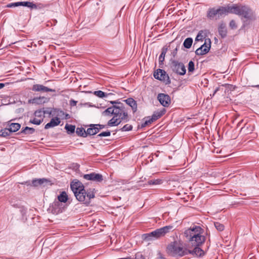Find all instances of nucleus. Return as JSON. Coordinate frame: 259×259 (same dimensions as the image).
<instances>
[{"instance_id":"34","label":"nucleus","mask_w":259,"mask_h":259,"mask_svg":"<svg viewBox=\"0 0 259 259\" xmlns=\"http://www.w3.org/2000/svg\"><path fill=\"white\" fill-rule=\"evenodd\" d=\"M114 113V108L113 106L108 108L103 112V114L105 115H113Z\"/></svg>"},{"instance_id":"8","label":"nucleus","mask_w":259,"mask_h":259,"mask_svg":"<svg viewBox=\"0 0 259 259\" xmlns=\"http://www.w3.org/2000/svg\"><path fill=\"white\" fill-rule=\"evenodd\" d=\"M154 77L157 79L165 82L166 84H169L171 82L168 75L165 70L161 69H157L154 73Z\"/></svg>"},{"instance_id":"51","label":"nucleus","mask_w":259,"mask_h":259,"mask_svg":"<svg viewBox=\"0 0 259 259\" xmlns=\"http://www.w3.org/2000/svg\"><path fill=\"white\" fill-rule=\"evenodd\" d=\"M65 119H68L70 118V115L68 113H65Z\"/></svg>"},{"instance_id":"7","label":"nucleus","mask_w":259,"mask_h":259,"mask_svg":"<svg viewBox=\"0 0 259 259\" xmlns=\"http://www.w3.org/2000/svg\"><path fill=\"white\" fill-rule=\"evenodd\" d=\"M171 68L174 72L180 75H184L186 72L185 65L182 62L173 60L171 61Z\"/></svg>"},{"instance_id":"53","label":"nucleus","mask_w":259,"mask_h":259,"mask_svg":"<svg viewBox=\"0 0 259 259\" xmlns=\"http://www.w3.org/2000/svg\"><path fill=\"white\" fill-rule=\"evenodd\" d=\"M26 185L30 186L31 185L30 181H26Z\"/></svg>"},{"instance_id":"17","label":"nucleus","mask_w":259,"mask_h":259,"mask_svg":"<svg viewBox=\"0 0 259 259\" xmlns=\"http://www.w3.org/2000/svg\"><path fill=\"white\" fill-rule=\"evenodd\" d=\"M168 48L166 46H164L161 49V53L159 57V67L162 68L164 61L165 56L167 52Z\"/></svg>"},{"instance_id":"37","label":"nucleus","mask_w":259,"mask_h":259,"mask_svg":"<svg viewBox=\"0 0 259 259\" xmlns=\"http://www.w3.org/2000/svg\"><path fill=\"white\" fill-rule=\"evenodd\" d=\"M214 225L215 228L219 231H222L225 229L224 225L219 222H214Z\"/></svg>"},{"instance_id":"42","label":"nucleus","mask_w":259,"mask_h":259,"mask_svg":"<svg viewBox=\"0 0 259 259\" xmlns=\"http://www.w3.org/2000/svg\"><path fill=\"white\" fill-rule=\"evenodd\" d=\"M111 135V133L109 131H106V132H103L102 133H101L100 134H99V135H98V137H108V136H110Z\"/></svg>"},{"instance_id":"4","label":"nucleus","mask_w":259,"mask_h":259,"mask_svg":"<svg viewBox=\"0 0 259 259\" xmlns=\"http://www.w3.org/2000/svg\"><path fill=\"white\" fill-rule=\"evenodd\" d=\"M166 252L170 256L181 257L189 254L188 245L175 241L167 245Z\"/></svg>"},{"instance_id":"26","label":"nucleus","mask_w":259,"mask_h":259,"mask_svg":"<svg viewBox=\"0 0 259 259\" xmlns=\"http://www.w3.org/2000/svg\"><path fill=\"white\" fill-rule=\"evenodd\" d=\"M21 127V124L18 123H10L9 125V128L11 133L18 131Z\"/></svg>"},{"instance_id":"27","label":"nucleus","mask_w":259,"mask_h":259,"mask_svg":"<svg viewBox=\"0 0 259 259\" xmlns=\"http://www.w3.org/2000/svg\"><path fill=\"white\" fill-rule=\"evenodd\" d=\"M58 201L61 202H66L68 200V196L65 191L61 192V193L58 196Z\"/></svg>"},{"instance_id":"38","label":"nucleus","mask_w":259,"mask_h":259,"mask_svg":"<svg viewBox=\"0 0 259 259\" xmlns=\"http://www.w3.org/2000/svg\"><path fill=\"white\" fill-rule=\"evenodd\" d=\"M202 33H203L202 31H200L198 32V33L197 34V35L196 37L195 41H199V40H201V41L203 40L204 37L202 35Z\"/></svg>"},{"instance_id":"50","label":"nucleus","mask_w":259,"mask_h":259,"mask_svg":"<svg viewBox=\"0 0 259 259\" xmlns=\"http://www.w3.org/2000/svg\"><path fill=\"white\" fill-rule=\"evenodd\" d=\"M165 109H163L162 110L158 112V113L161 114V116L165 114Z\"/></svg>"},{"instance_id":"40","label":"nucleus","mask_w":259,"mask_h":259,"mask_svg":"<svg viewBox=\"0 0 259 259\" xmlns=\"http://www.w3.org/2000/svg\"><path fill=\"white\" fill-rule=\"evenodd\" d=\"M133 129V126L131 124H125L121 128L122 131H130Z\"/></svg>"},{"instance_id":"57","label":"nucleus","mask_w":259,"mask_h":259,"mask_svg":"<svg viewBox=\"0 0 259 259\" xmlns=\"http://www.w3.org/2000/svg\"><path fill=\"white\" fill-rule=\"evenodd\" d=\"M124 259H131L130 258H124Z\"/></svg>"},{"instance_id":"32","label":"nucleus","mask_w":259,"mask_h":259,"mask_svg":"<svg viewBox=\"0 0 259 259\" xmlns=\"http://www.w3.org/2000/svg\"><path fill=\"white\" fill-rule=\"evenodd\" d=\"M47 7L46 5H44L41 3H36L34 4L33 3V6L32 8V10H40L42 9Z\"/></svg>"},{"instance_id":"19","label":"nucleus","mask_w":259,"mask_h":259,"mask_svg":"<svg viewBox=\"0 0 259 259\" xmlns=\"http://www.w3.org/2000/svg\"><path fill=\"white\" fill-rule=\"evenodd\" d=\"M60 123V120L59 118L56 117L55 119L52 118L51 121L46 124L45 126V129H49L51 127H55L59 125Z\"/></svg>"},{"instance_id":"41","label":"nucleus","mask_w":259,"mask_h":259,"mask_svg":"<svg viewBox=\"0 0 259 259\" xmlns=\"http://www.w3.org/2000/svg\"><path fill=\"white\" fill-rule=\"evenodd\" d=\"M229 27L232 29H236L237 28V25L235 20H231V21L229 23Z\"/></svg>"},{"instance_id":"36","label":"nucleus","mask_w":259,"mask_h":259,"mask_svg":"<svg viewBox=\"0 0 259 259\" xmlns=\"http://www.w3.org/2000/svg\"><path fill=\"white\" fill-rule=\"evenodd\" d=\"M94 95L100 98H103L107 97L108 94L103 92L102 91H97L94 92Z\"/></svg>"},{"instance_id":"6","label":"nucleus","mask_w":259,"mask_h":259,"mask_svg":"<svg viewBox=\"0 0 259 259\" xmlns=\"http://www.w3.org/2000/svg\"><path fill=\"white\" fill-rule=\"evenodd\" d=\"M114 112L113 115L115 117L118 118L121 121L127 122L129 120L128 114L125 111L123 104H119V105H113Z\"/></svg>"},{"instance_id":"56","label":"nucleus","mask_w":259,"mask_h":259,"mask_svg":"<svg viewBox=\"0 0 259 259\" xmlns=\"http://www.w3.org/2000/svg\"><path fill=\"white\" fill-rule=\"evenodd\" d=\"M218 91V90H216L214 92V93H215L217 92V91Z\"/></svg>"},{"instance_id":"35","label":"nucleus","mask_w":259,"mask_h":259,"mask_svg":"<svg viewBox=\"0 0 259 259\" xmlns=\"http://www.w3.org/2000/svg\"><path fill=\"white\" fill-rule=\"evenodd\" d=\"M33 2H20V6H25L32 9Z\"/></svg>"},{"instance_id":"54","label":"nucleus","mask_w":259,"mask_h":259,"mask_svg":"<svg viewBox=\"0 0 259 259\" xmlns=\"http://www.w3.org/2000/svg\"><path fill=\"white\" fill-rule=\"evenodd\" d=\"M20 184H21V185H25L26 184V182L24 181L23 182L20 183Z\"/></svg>"},{"instance_id":"18","label":"nucleus","mask_w":259,"mask_h":259,"mask_svg":"<svg viewBox=\"0 0 259 259\" xmlns=\"http://www.w3.org/2000/svg\"><path fill=\"white\" fill-rule=\"evenodd\" d=\"M89 126L90 127L86 131L87 136L88 135L93 136L99 133L98 127H96L95 124H91Z\"/></svg>"},{"instance_id":"49","label":"nucleus","mask_w":259,"mask_h":259,"mask_svg":"<svg viewBox=\"0 0 259 259\" xmlns=\"http://www.w3.org/2000/svg\"><path fill=\"white\" fill-rule=\"evenodd\" d=\"M157 259H165V258L162 255L161 253H158V256Z\"/></svg>"},{"instance_id":"12","label":"nucleus","mask_w":259,"mask_h":259,"mask_svg":"<svg viewBox=\"0 0 259 259\" xmlns=\"http://www.w3.org/2000/svg\"><path fill=\"white\" fill-rule=\"evenodd\" d=\"M157 99L160 103L165 107H167L171 103L170 98L167 94L160 93L158 95Z\"/></svg>"},{"instance_id":"25","label":"nucleus","mask_w":259,"mask_h":259,"mask_svg":"<svg viewBox=\"0 0 259 259\" xmlns=\"http://www.w3.org/2000/svg\"><path fill=\"white\" fill-rule=\"evenodd\" d=\"M121 122L118 118L115 117L114 115L113 117L109 120L107 123V126H117Z\"/></svg>"},{"instance_id":"11","label":"nucleus","mask_w":259,"mask_h":259,"mask_svg":"<svg viewBox=\"0 0 259 259\" xmlns=\"http://www.w3.org/2000/svg\"><path fill=\"white\" fill-rule=\"evenodd\" d=\"M83 178L87 180H90L96 182H101L103 180V176L100 174L92 172L89 174H85Z\"/></svg>"},{"instance_id":"48","label":"nucleus","mask_w":259,"mask_h":259,"mask_svg":"<svg viewBox=\"0 0 259 259\" xmlns=\"http://www.w3.org/2000/svg\"><path fill=\"white\" fill-rule=\"evenodd\" d=\"M110 103L115 105L114 104H118V105H119V104H121L120 102H118V101H111Z\"/></svg>"},{"instance_id":"5","label":"nucleus","mask_w":259,"mask_h":259,"mask_svg":"<svg viewBox=\"0 0 259 259\" xmlns=\"http://www.w3.org/2000/svg\"><path fill=\"white\" fill-rule=\"evenodd\" d=\"M173 228L174 226L172 225L166 226L157 229L149 233L144 234L142 235V238L146 241H151L159 239L172 231Z\"/></svg>"},{"instance_id":"9","label":"nucleus","mask_w":259,"mask_h":259,"mask_svg":"<svg viewBox=\"0 0 259 259\" xmlns=\"http://www.w3.org/2000/svg\"><path fill=\"white\" fill-rule=\"evenodd\" d=\"M210 39L209 38L206 39L205 42L196 50V55L200 56L207 54L210 50Z\"/></svg>"},{"instance_id":"28","label":"nucleus","mask_w":259,"mask_h":259,"mask_svg":"<svg viewBox=\"0 0 259 259\" xmlns=\"http://www.w3.org/2000/svg\"><path fill=\"white\" fill-rule=\"evenodd\" d=\"M76 133L78 136L83 138L87 137V131L82 127H77L76 129Z\"/></svg>"},{"instance_id":"14","label":"nucleus","mask_w":259,"mask_h":259,"mask_svg":"<svg viewBox=\"0 0 259 259\" xmlns=\"http://www.w3.org/2000/svg\"><path fill=\"white\" fill-rule=\"evenodd\" d=\"M201 246H190L188 248L189 254L196 256H202L204 254V251L200 248Z\"/></svg>"},{"instance_id":"39","label":"nucleus","mask_w":259,"mask_h":259,"mask_svg":"<svg viewBox=\"0 0 259 259\" xmlns=\"http://www.w3.org/2000/svg\"><path fill=\"white\" fill-rule=\"evenodd\" d=\"M194 63L192 61H190L188 64V71L189 72H192L194 70Z\"/></svg>"},{"instance_id":"23","label":"nucleus","mask_w":259,"mask_h":259,"mask_svg":"<svg viewBox=\"0 0 259 259\" xmlns=\"http://www.w3.org/2000/svg\"><path fill=\"white\" fill-rule=\"evenodd\" d=\"M35 132V129L32 127H29L26 126L24 128H22L21 132L18 133V134H24V135H31Z\"/></svg>"},{"instance_id":"52","label":"nucleus","mask_w":259,"mask_h":259,"mask_svg":"<svg viewBox=\"0 0 259 259\" xmlns=\"http://www.w3.org/2000/svg\"><path fill=\"white\" fill-rule=\"evenodd\" d=\"M5 87V84L3 83H0V89L3 88Z\"/></svg>"},{"instance_id":"46","label":"nucleus","mask_w":259,"mask_h":259,"mask_svg":"<svg viewBox=\"0 0 259 259\" xmlns=\"http://www.w3.org/2000/svg\"><path fill=\"white\" fill-rule=\"evenodd\" d=\"M95 125H96V127H98L99 132L100 131V130L103 129V128H105L106 126V125L100 124H96Z\"/></svg>"},{"instance_id":"22","label":"nucleus","mask_w":259,"mask_h":259,"mask_svg":"<svg viewBox=\"0 0 259 259\" xmlns=\"http://www.w3.org/2000/svg\"><path fill=\"white\" fill-rule=\"evenodd\" d=\"M218 31L219 34L222 38H225L227 36V30L224 23H221L220 24L218 28Z\"/></svg>"},{"instance_id":"1","label":"nucleus","mask_w":259,"mask_h":259,"mask_svg":"<svg viewBox=\"0 0 259 259\" xmlns=\"http://www.w3.org/2000/svg\"><path fill=\"white\" fill-rule=\"evenodd\" d=\"M228 14H234L241 17L243 27H246L255 19L253 11L249 7L242 4L228 5L225 7H219L217 9L209 8L206 16L210 20H217Z\"/></svg>"},{"instance_id":"2","label":"nucleus","mask_w":259,"mask_h":259,"mask_svg":"<svg viewBox=\"0 0 259 259\" xmlns=\"http://www.w3.org/2000/svg\"><path fill=\"white\" fill-rule=\"evenodd\" d=\"M70 188L76 199L87 206L90 205L91 200L95 197V189L85 190L82 183L77 180H74L71 183Z\"/></svg>"},{"instance_id":"16","label":"nucleus","mask_w":259,"mask_h":259,"mask_svg":"<svg viewBox=\"0 0 259 259\" xmlns=\"http://www.w3.org/2000/svg\"><path fill=\"white\" fill-rule=\"evenodd\" d=\"M60 205L61 203L59 201L53 202L51 207L52 212L54 214L61 213L63 211V208Z\"/></svg>"},{"instance_id":"47","label":"nucleus","mask_w":259,"mask_h":259,"mask_svg":"<svg viewBox=\"0 0 259 259\" xmlns=\"http://www.w3.org/2000/svg\"><path fill=\"white\" fill-rule=\"evenodd\" d=\"M77 102V101L72 99L70 101V105L71 106H76Z\"/></svg>"},{"instance_id":"15","label":"nucleus","mask_w":259,"mask_h":259,"mask_svg":"<svg viewBox=\"0 0 259 259\" xmlns=\"http://www.w3.org/2000/svg\"><path fill=\"white\" fill-rule=\"evenodd\" d=\"M32 90L34 92H38L42 93L55 92V89H52L45 87L42 84H35L32 86Z\"/></svg>"},{"instance_id":"44","label":"nucleus","mask_w":259,"mask_h":259,"mask_svg":"<svg viewBox=\"0 0 259 259\" xmlns=\"http://www.w3.org/2000/svg\"><path fill=\"white\" fill-rule=\"evenodd\" d=\"M56 112L58 116H62L65 115V112L60 109L57 110Z\"/></svg>"},{"instance_id":"31","label":"nucleus","mask_w":259,"mask_h":259,"mask_svg":"<svg viewBox=\"0 0 259 259\" xmlns=\"http://www.w3.org/2000/svg\"><path fill=\"white\" fill-rule=\"evenodd\" d=\"M162 182H163L162 180L160 179H157L149 180L147 182V183L148 185H160V184H162Z\"/></svg>"},{"instance_id":"20","label":"nucleus","mask_w":259,"mask_h":259,"mask_svg":"<svg viewBox=\"0 0 259 259\" xmlns=\"http://www.w3.org/2000/svg\"><path fill=\"white\" fill-rule=\"evenodd\" d=\"M50 181L45 178L42 179H35L32 181V186L33 187H37L40 185H43L45 183L49 182Z\"/></svg>"},{"instance_id":"29","label":"nucleus","mask_w":259,"mask_h":259,"mask_svg":"<svg viewBox=\"0 0 259 259\" xmlns=\"http://www.w3.org/2000/svg\"><path fill=\"white\" fill-rule=\"evenodd\" d=\"M65 128L68 134H71L75 132V126L66 123L65 126Z\"/></svg>"},{"instance_id":"45","label":"nucleus","mask_w":259,"mask_h":259,"mask_svg":"<svg viewBox=\"0 0 259 259\" xmlns=\"http://www.w3.org/2000/svg\"><path fill=\"white\" fill-rule=\"evenodd\" d=\"M178 46H177L176 48L171 52V55L173 56V57H175L177 55V52H178Z\"/></svg>"},{"instance_id":"13","label":"nucleus","mask_w":259,"mask_h":259,"mask_svg":"<svg viewBox=\"0 0 259 259\" xmlns=\"http://www.w3.org/2000/svg\"><path fill=\"white\" fill-rule=\"evenodd\" d=\"M161 117V114L158 113V112H155L151 117H147L144 118L145 121L141 124V127H144L150 124L153 121L157 120L158 118Z\"/></svg>"},{"instance_id":"10","label":"nucleus","mask_w":259,"mask_h":259,"mask_svg":"<svg viewBox=\"0 0 259 259\" xmlns=\"http://www.w3.org/2000/svg\"><path fill=\"white\" fill-rule=\"evenodd\" d=\"M44 113V111L41 110L35 111L34 113L35 117L33 119H31L29 122L34 124L39 125L43 121Z\"/></svg>"},{"instance_id":"33","label":"nucleus","mask_w":259,"mask_h":259,"mask_svg":"<svg viewBox=\"0 0 259 259\" xmlns=\"http://www.w3.org/2000/svg\"><path fill=\"white\" fill-rule=\"evenodd\" d=\"M11 132H10L9 128H6L4 130H2L0 132V136L3 137H6L7 136H9L10 135V134Z\"/></svg>"},{"instance_id":"3","label":"nucleus","mask_w":259,"mask_h":259,"mask_svg":"<svg viewBox=\"0 0 259 259\" xmlns=\"http://www.w3.org/2000/svg\"><path fill=\"white\" fill-rule=\"evenodd\" d=\"M204 230L199 226L194 225L184 232V235L188 242L187 245L201 246L205 241L206 238L203 235Z\"/></svg>"},{"instance_id":"55","label":"nucleus","mask_w":259,"mask_h":259,"mask_svg":"<svg viewBox=\"0 0 259 259\" xmlns=\"http://www.w3.org/2000/svg\"><path fill=\"white\" fill-rule=\"evenodd\" d=\"M256 88H259V84L255 86Z\"/></svg>"},{"instance_id":"43","label":"nucleus","mask_w":259,"mask_h":259,"mask_svg":"<svg viewBox=\"0 0 259 259\" xmlns=\"http://www.w3.org/2000/svg\"><path fill=\"white\" fill-rule=\"evenodd\" d=\"M20 6V2H16L9 4L7 5V8H12Z\"/></svg>"},{"instance_id":"24","label":"nucleus","mask_w":259,"mask_h":259,"mask_svg":"<svg viewBox=\"0 0 259 259\" xmlns=\"http://www.w3.org/2000/svg\"><path fill=\"white\" fill-rule=\"evenodd\" d=\"M9 202L11 205L15 208H21L22 205L21 204L20 200L16 198H11L9 200Z\"/></svg>"},{"instance_id":"30","label":"nucleus","mask_w":259,"mask_h":259,"mask_svg":"<svg viewBox=\"0 0 259 259\" xmlns=\"http://www.w3.org/2000/svg\"><path fill=\"white\" fill-rule=\"evenodd\" d=\"M193 42V39L191 37L187 38L184 41L183 46L186 49L191 48Z\"/></svg>"},{"instance_id":"21","label":"nucleus","mask_w":259,"mask_h":259,"mask_svg":"<svg viewBox=\"0 0 259 259\" xmlns=\"http://www.w3.org/2000/svg\"><path fill=\"white\" fill-rule=\"evenodd\" d=\"M124 101L132 108L133 112H135L137 111V104L135 100L133 98H130L125 100Z\"/></svg>"}]
</instances>
